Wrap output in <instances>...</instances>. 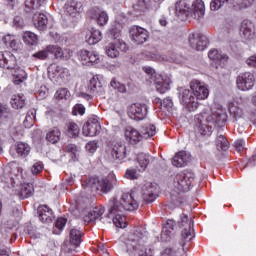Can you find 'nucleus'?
Segmentation results:
<instances>
[{
  "label": "nucleus",
  "mask_w": 256,
  "mask_h": 256,
  "mask_svg": "<svg viewBox=\"0 0 256 256\" xmlns=\"http://www.w3.org/2000/svg\"><path fill=\"white\" fill-rule=\"evenodd\" d=\"M103 213H105V207H95L92 210L84 212L83 221L84 223H95V221H101L104 224L113 223L119 229H125L127 227L123 214L118 213L112 205L108 204V214L105 217H101Z\"/></svg>",
  "instance_id": "1"
},
{
  "label": "nucleus",
  "mask_w": 256,
  "mask_h": 256,
  "mask_svg": "<svg viewBox=\"0 0 256 256\" xmlns=\"http://www.w3.org/2000/svg\"><path fill=\"white\" fill-rule=\"evenodd\" d=\"M227 121V113L225 110H218L216 112H202L195 116L196 129L200 135H211L215 127H223Z\"/></svg>",
  "instance_id": "2"
},
{
  "label": "nucleus",
  "mask_w": 256,
  "mask_h": 256,
  "mask_svg": "<svg viewBox=\"0 0 256 256\" xmlns=\"http://www.w3.org/2000/svg\"><path fill=\"white\" fill-rule=\"evenodd\" d=\"M147 237L145 230H136L126 241V252L129 256H153L152 249H145V246L141 244V239Z\"/></svg>",
  "instance_id": "3"
},
{
  "label": "nucleus",
  "mask_w": 256,
  "mask_h": 256,
  "mask_svg": "<svg viewBox=\"0 0 256 256\" xmlns=\"http://www.w3.org/2000/svg\"><path fill=\"white\" fill-rule=\"evenodd\" d=\"M112 209L123 215V211H137L139 202L137 200V191L132 190L130 193H123L119 199L113 198L108 202Z\"/></svg>",
  "instance_id": "4"
},
{
  "label": "nucleus",
  "mask_w": 256,
  "mask_h": 256,
  "mask_svg": "<svg viewBox=\"0 0 256 256\" xmlns=\"http://www.w3.org/2000/svg\"><path fill=\"white\" fill-rule=\"evenodd\" d=\"M109 178L91 177L88 180V187L100 191V193H110L114 187H117V178L114 174L110 175Z\"/></svg>",
  "instance_id": "5"
},
{
  "label": "nucleus",
  "mask_w": 256,
  "mask_h": 256,
  "mask_svg": "<svg viewBox=\"0 0 256 256\" xmlns=\"http://www.w3.org/2000/svg\"><path fill=\"white\" fill-rule=\"evenodd\" d=\"M227 1L229 0H212L210 3V9L212 11H219ZM253 3H255V0H230V6L234 11H245V9L253 7Z\"/></svg>",
  "instance_id": "6"
},
{
  "label": "nucleus",
  "mask_w": 256,
  "mask_h": 256,
  "mask_svg": "<svg viewBox=\"0 0 256 256\" xmlns=\"http://www.w3.org/2000/svg\"><path fill=\"white\" fill-rule=\"evenodd\" d=\"M193 181H195V174L184 171L175 175L173 185L178 193H185L191 189V183Z\"/></svg>",
  "instance_id": "7"
},
{
  "label": "nucleus",
  "mask_w": 256,
  "mask_h": 256,
  "mask_svg": "<svg viewBox=\"0 0 256 256\" xmlns=\"http://www.w3.org/2000/svg\"><path fill=\"white\" fill-rule=\"evenodd\" d=\"M179 100L188 111H197L199 102L197 96L193 93V89H181L179 92Z\"/></svg>",
  "instance_id": "8"
},
{
  "label": "nucleus",
  "mask_w": 256,
  "mask_h": 256,
  "mask_svg": "<svg viewBox=\"0 0 256 256\" xmlns=\"http://www.w3.org/2000/svg\"><path fill=\"white\" fill-rule=\"evenodd\" d=\"M127 157V147L124 144L117 143L113 149L105 155V159L109 163H115V161H123Z\"/></svg>",
  "instance_id": "9"
},
{
  "label": "nucleus",
  "mask_w": 256,
  "mask_h": 256,
  "mask_svg": "<svg viewBox=\"0 0 256 256\" xmlns=\"http://www.w3.org/2000/svg\"><path fill=\"white\" fill-rule=\"evenodd\" d=\"M236 83L240 91H251L255 87V75L251 72L240 74L237 77Z\"/></svg>",
  "instance_id": "10"
},
{
  "label": "nucleus",
  "mask_w": 256,
  "mask_h": 256,
  "mask_svg": "<svg viewBox=\"0 0 256 256\" xmlns=\"http://www.w3.org/2000/svg\"><path fill=\"white\" fill-rule=\"evenodd\" d=\"M101 131V124L99 123V118L91 117L83 125L82 133L84 137H96V135Z\"/></svg>",
  "instance_id": "11"
},
{
  "label": "nucleus",
  "mask_w": 256,
  "mask_h": 256,
  "mask_svg": "<svg viewBox=\"0 0 256 256\" xmlns=\"http://www.w3.org/2000/svg\"><path fill=\"white\" fill-rule=\"evenodd\" d=\"M174 11L178 19H187L191 15V0H177L174 4Z\"/></svg>",
  "instance_id": "12"
},
{
  "label": "nucleus",
  "mask_w": 256,
  "mask_h": 256,
  "mask_svg": "<svg viewBox=\"0 0 256 256\" xmlns=\"http://www.w3.org/2000/svg\"><path fill=\"white\" fill-rule=\"evenodd\" d=\"M188 41L192 49L196 51H205V49H207V43H209L207 36L199 33H190Z\"/></svg>",
  "instance_id": "13"
},
{
  "label": "nucleus",
  "mask_w": 256,
  "mask_h": 256,
  "mask_svg": "<svg viewBox=\"0 0 256 256\" xmlns=\"http://www.w3.org/2000/svg\"><path fill=\"white\" fill-rule=\"evenodd\" d=\"M149 113L147 105L141 103L132 104L129 108V117L134 121H143Z\"/></svg>",
  "instance_id": "14"
},
{
  "label": "nucleus",
  "mask_w": 256,
  "mask_h": 256,
  "mask_svg": "<svg viewBox=\"0 0 256 256\" xmlns=\"http://www.w3.org/2000/svg\"><path fill=\"white\" fill-rule=\"evenodd\" d=\"M190 89H192L193 94L196 96L198 101H204V99L209 97V88H207L205 83L200 82L199 80H193L190 83Z\"/></svg>",
  "instance_id": "15"
},
{
  "label": "nucleus",
  "mask_w": 256,
  "mask_h": 256,
  "mask_svg": "<svg viewBox=\"0 0 256 256\" xmlns=\"http://www.w3.org/2000/svg\"><path fill=\"white\" fill-rule=\"evenodd\" d=\"M130 37L136 45H143L149 39V32L143 27L134 26L130 29Z\"/></svg>",
  "instance_id": "16"
},
{
  "label": "nucleus",
  "mask_w": 256,
  "mask_h": 256,
  "mask_svg": "<svg viewBox=\"0 0 256 256\" xmlns=\"http://www.w3.org/2000/svg\"><path fill=\"white\" fill-rule=\"evenodd\" d=\"M120 51H127V44L125 42L109 43L105 46V53L110 59H117Z\"/></svg>",
  "instance_id": "17"
},
{
  "label": "nucleus",
  "mask_w": 256,
  "mask_h": 256,
  "mask_svg": "<svg viewBox=\"0 0 256 256\" xmlns=\"http://www.w3.org/2000/svg\"><path fill=\"white\" fill-rule=\"evenodd\" d=\"M142 199L146 203H153L157 199V184L147 182L142 187Z\"/></svg>",
  "instance_id": "18"
},
{
  "label": "nucleus",
  "mask_w": 256,
  "mask_h": 256,
  "mask_svg": "<svg viewBox=\"0 0 256 256\" xmlns=\"http://www.w3.org/2000/svg\"><path fill=\"white\" fill-rule=\"evenodd\" d=\"M181 223L182 227H184L182 230V239H184V241H191L194 237L193 233L195 231L193 229V220L189 219L187 215H184L181 218Z\"/></svg>",
  "instance_id": "19"
},
{
  "label": "nucleus",
  "mask_w": 256,
  "mask_h": 256,
  "mask_svg": "<svg viewBox=\"0 0 256 256\" xmlns=\"http://www.w3.org/2000/svg\"><path fill=\"white\" fill-rule=\"evenodd\" d=\"M17 60L11 52H0V67L2 69H15Z\"/></svg>",
  "instance_id": "20"
},
{
  "label": "nucleus",
  "mask_w": 256,
  "mask_h": 256,
  "mask_svg": "<svg viewBox=\"0 0 256 256\" xmlns=\"http://www.w3.org/2000/svg\"><path fill=\"white\" fill-rule=\"evenodd\" d=\"M240 35L246 41L255 39V26L249 20H244L240 26Z\"/></svg>",
  "instance_id": "21"
},
{
  "label": "nucleus",
  "mask_w": 256,
  "mask_h": 256,
  "mask_svg": "<svg viewBox=\"0 0 256 256\" xmlns=\"http://www.w3.org/2000/svg\"><path fill=\"white\" fill-rule=\"evenodd\" d=\"M48 51L50 55H54L55 59H71L73 52L71 50H63V48L57 45H48Z\"/></svg>",
  "instance_id": "22"
},
{
  "label": "nucleus",
  "mask_w": 256,
  "mask_h": 256,
  "mask_svg": "<svg viewBox=\"0 0 256 256\" xmlns=\"http://www.w3.org/2000/svg\"><path fill=\"white\" fill-rule=\"evenodd\" d=\"M126 141H129L131 145H137L142 139L143 136L141 132L137 131L133 127H127L124 132Z\"/></svg>",
  "instance_id": "23"
},
{
  "label": "nucleus",
  "mask_w": 256,
  "mask_h": 256,
  "mask_svg": "<svg viewBox=\"0 0 256 256\" xmlns=\"http://www.w3.org/2000/svg\"><path fill=\"white\" fill-rule=\"evenodd\" d=\"M194 19H201L205 15V2L203 0H195L191 3V13Z\"/></svg>",
  "instance_id": "24"
},
{
  "label": "nucleus",
  "mask_w": 256,
  "mask_h": 256,
  "mask_svg": "<svg viewBox=\"0 0 256 256\" xmlns=\"http://www.w3.org/2000/svg\"><path fill=\"white\" fill-rule=\"evenodd\" d=\"M154 161L155 157L151 156L149 153H139L137 156L138 170L145 171L150 163H153Z\"/></svg>",
  "instance_id": "25"
},
{
  "label": "nucleus",
  "mask_w": 256,
  "mask_h": 256,
  "mask_svg": "<svg viewBox=\"0 0 256 256\" xmlns=\"http://www.w3.org/2000/svg\"><path fill=\"white\" fill-rule=\"evenodd\" d=\"M92 95H101L104 92L103 89V80H101L98 76H94L90 79V84L88 86Z\"/></svg>",
  "instance_id": "26"
},
{
  "label": "nucleus",
  "mask_w": 256,
  "mask_h": 256,
  "mask_svg": "<svg viewBox=\"0 0 256 256\" xmlns=\"http://www.w3.org/2000/svg\"><path fill=\"white\" fill-rule=\"evenodd\" d=\"M85 39L88 45H97L103 39V33L98 29L92 28L86 32Z\"/></svg>",
  "instance_id": "27"
},
{
  "label": "nucleus",
  "mask_w": 256,
  "mask_h": 256,
  "mask_svg": "<svg viewBox=\"0 0 256 256\" xmlns=\"http://www.w3.org/2000/svg\"><path fill=\"white\" fill-rule=\"evenodd\" d=\"M91 13H94L92 19H96V23L99 27H105V25L109 23V14H107V12L93 9Z\"/></svg>",
  "instance_id": "28"
},
{
  "label": "nucleus",
  "mask_w": 256,
  "mask_h": 256,
  "mask_svg": "<svg viewBox=\"0 0 256 256\" xmlns=\"http://www.w3.org/2000/svg\"><path fill=\"white\" fill-rule=\"evenodd\" d=\"M189 163V154L185 151H180L172 159V165L174 167H185Z\"/></svg>",
  "instance_id": "29"
},
{
  "label": "nucleus",
  "mask_w": 256,
  "mask_h": 256,
  "mask_svg": "<svg viewBox=\"0 0 256 256\" xmlns=\"http://www.w3.org/2000/svg\"><path fill=\"white\" fill-rule=\"evenodd\" d=\"M34 26L38 31H45L47 29V23L49 20L47 19V16L43 13H35L33 16Z\"/></svg>",
  "instance_id": "30"
},
{
  "label": "nucleus",
  "mask_w": 256,
  "mask_h": 256,
  "mask_svg": "<svg viewBox=\"0 0 256 256\" xmlns=\"http://www.w3.org/2000/svg\"><path fill=\"white\" fill-rule=\"evenodd\" d=\"M173 231H175V221L167 220L162 228L161 240L169 241V239H171V233H173Z\"/></svg>",
  "instance_id": "31"
},
{
  "label": "nucleus",
  "mask_w": 256,
  "mask_h": 256,
  "mask_svg": "<svg viewBox=\"0 0 256 256\" xmlns=\"http://www.w3.org/2000/svg\"><path fill=\"white\" fill-rule=\"evenodd\" d=\"M38 215L42 223H49V221H51V217H53V210H51L47 205H42L38 208Z\"/></svg>",
  "instance_id": "32"
},
{
  "label": "nucleus",
  "mask_w": 256,
  "mask_h": 256,
  "mask_svg": "<svg viewBox=\"0 0 256 256\" xmlns=\"http://www.w3.org/2000/svg\"><path fill=\"white\" fill-rule=\"evenodd\" d=\"M155 85H156V90L158 91V93H165L166 91H169L170 89V85H171V79L166 78L163 79L161 76H159L156 80H155Z\"/></svg>",
  "instance_id": "33"
},
{
  "label": "nucleus",
  "mask_w": 256,
  "mask_h": 256,
  "mask_svg": "<svg viewBox=\"0 0 256 256\" xmlns=\"http://www.w3.org/2000/svg\"><path fill=\"white\" fill-rule=\"evenodd\" d=\"M15 149L18 157L22 159H25V157L29 156V153H31V146L25 142H18L15 145Z\"/></svg>",
  "instance_id": "34"
},
{
  "label": "nucleus",
  "mask_w": 256,
  "mask_h": 256,
  "mask_svg": "<svg viewBox=\"0 0 256 256\" xmlns=\"http://www.w3.org/2000/svg\"><path fill=\"white\" fill-rule=\"evenodd\" d=\"M208 57L211 61H215L216 63H227V55L219 52L217 49H212L208 52Z\"/></svg>",
  "instance_id": "35"
},
{
  "label": "nucleus",
  "mask_w": 256,
  "mask_h": 256,
  "mask_svg": "<svg viewBox=\"0 0 256 256\" xmlns=\"http://www.w3.org/2000/svg\"><path fill=\"white\" fill-rule=\"evenodd\" d=\"M10 103L13 109H23L25 107V95L15 94L12 96Z\"/></svg>",
  "instance_id": "36"
},
{
  "label": "nucleus",
  "mask_w": 256,
  "mask_h": 256,
  "mask_svg": "<svg viewBox=\"0 0 256 256\" xmlns=\"http://www.w3.org/2000/svg\"><path fill=\"white\" fill-rule=\"evenodd\" d=\"M60 139H61V130H59V128L57 127L52 128L46 134V140H48L49 143H52V144L59 143Z\"/></svg>",
  "instance_id": "37"
},
{
  "label": "nucleus",
  "mask_w": 256,
  "mask_h": 256,
  "mask_svg": "<svg viewBox=\"0 0 256 256\" xmlns=\"http://www.w3.org/2000/svg\"><path fill=\"white\" fill-rule=\"evenodd\" d=\"M13 77L14 85H21L23 81H27V72L21 68H16Z\"/></svg>",
  "instance_id": "38"
},
{
  "label": "nucleus",
  "mask_w": 256,
  "mask_h": 256,
  "mask_svg": "<svg viewBox=\"0 0 256 256\" xmlns=\"http://www.w3.org/2000/svg\"><path fill=\"white\" fill-rule=\"evenodd\" d=\"M155 133H157V128L155 127V125L149 124V125L143 126L140 129V134L142 135V139H149L150 137H153Z\"/></svg>",
  "instance_id": "39"
},
{
  "label": "nucleus",
  "mask_w": 256,
  "mask_h": 256,
  "mask_svg": "<svg viewBox=\"0 0 256 256\" xmlns=\"http://www.w3.org/2000/svg\"><path fill=\"white\" fill-rule=\"evenodd\" d=\"M33 184L25 183L21 186L20 199H27L34 193Z\"/></svg>",
  "instance_id": "40"
},
{
  "label": "nucleus",
  "mask_w": 256,
  "mask_h": 256,
  "mask_svg": "<svg viewBox=\"0 0 256 256\" xmlns=\"http://www.w3.org/2000/svg\"><path fill=\"white\" fill-rule=\"evenodd\" d=\"M22 39L26 45L30 46L37 45L39 41V38L36 36V34L29 31L23 33Z\"/></svg>",
  "instance_id": "41"
},
{
  "label": "nucleus",
  "mask_w": 256,
  "mask_h": 256,
  "mask_svg": "<svg viewBox=\"0 0 256 256\" xmlns=\"http://www.w3.org/2000/svg\"><path fill=\"white\" fill-rule=\"evenodd\" d=\"M11 121V111L7 105L0 104V123L4 124Z\"/></svg>",
  "instance_id": "42"
},
{
  "label": "nucleus",
  "mask_w": 256,
  "mask_h": 256,
  "mask_svg": "<svg viewBox=\"0 0 256 256\" xmlns=\"http://www.w3.org/2000/svg\"><path fill=\"white\" fill-rule=\"evenodd\" d=\"M79 125H77V123L75 122H69L66 125V135H68V137H79Z\"/></svg>",
  "instance_id": "43"
},
{
  "label": "nucleus",
  "mask_w": 256,
  "mask_h": 256,
  "mask_svg": "<svg viewBox=\"0 0 256 256\" xmlns=\"http://www.w3.org/2000/svg\"><path fill=\"white\" fill-rule=\"evenodd\" d=\"M35 117H37V110H29L24 120V127H26L27 129L33 127V124L35 123Z\"/></svg>",
  "instance_id": "44"
},
{
  "label": "nucleus",
  "mask_w": 256,
  "mask_h": 256,
  "mask_svg": "<svg viewBox=\"0 0 256 256\" xmlns=\"http://www.w3.org/2000/svg\"><path fill=\"white\" fill-rule=\"evenodd\" d=\"M81 230L73 228L70 231V243L71 245H75V247H79L81 245Z\"/></svg>",
  "instance_id": "45"
},
{
  "label": "nucleus",
  "mask_w": 256,
  "mask_h": 256,
  "mask_svg": "<svg viewBox=\"0 0 256 256\" xmlns=\"http://www.w3.org/2000/svg\"><path fill=\"white\" fill-rule=\"evenodd\" d=\"M46 0H26L25 7L28 11H37Z\"/></svg>",
  "instance_id": "46"
},
{
  "label": "nucleus",
  "mask_w": 256,
  "mask_h": 256,
  "mask_svg": "<svg viewBox=\"0 0 256 256\" xmlns=\"http://www.w3.org/2000/svg\"><path fill=\"white\" fill-rule=\"evenodd\" d=\"M216 147L218 151H227L229 149V141L223 135H219L216 138Z\"/></svg>",
  "instance_id": "47"
},
{
  "label": "nucleus",
  "mask_w": 256,
  "mask_h": 256,
  "mask_svg": "<svg viewBox=\"0 0 256 256\" xmlns=\"http://www.w3.org/2000/svg\"><path fill=\"white\" fill-rule=\"evenodd\" d=\"M65 225H67V219L66 218H58L55 222V228L53 230V233L55 235H60L63 229H65Z\"/></svg>",
  "instance_id": "48"
},
{
  "label": "nucleus",
  "mask_w": 256,
  "mask_h": 256,
  "mask_svg": "<svg viewBox=\"0 0 256 256\" xmlns=\"http://www.w3.org/2000/svg\"><path fill=\"white\" fill-rule=\"evenodd\" d=\"M54 97L56 99H65L66 101L71 99V92L67 88H60L56 91Z\"/></svg>",
  "instance_id": "49"
},
{
  "label": "nucleus",
  "mask_w": 256,
  "mask_h": 256,
  "mask_svg": "<svg viewBox=\"0 0 256 256\" xmlns=\"http://www.w3.org/2000/svg\"><path fill=\"white\" fill-rule=\"evenodd\" d=\"M60 68H61V66H59L57 64H51L48 67V77H49V79H51L52 81H53V79H58Z\"/></svg>",
  "instance_id": "50"
},
{
  "label": "nucleus",
  "mask_w": 256,
  "mask_h": 256,
  "mask_svg": "<svg viewBox=\"0 0 256 256\" xmlns=\"http://www.w3.org/2000/svg\"><path fill=\"white\" fill-rule=\"evenodd\" d=\"M90 57H91V51L81 50L79 52V60L81 61L82 65H87L89 67Z\"/></svg>",
  "instance_id": "51"
},
{
  "label": "nucleus",
  "mask_w": 256,
  "mask_h": 256,
  "mask_svg": "<svg viewBox=\"0 0 256 256\" xmlns=\"http://www.w3.org/2000/svg\"><path fill=\"white\" fill-rule=\"evenodd\" d=\"M65 12L68 14V15H75L77 13V2L75 1H70V2H67L65 4Z\"/></svg>",
  "instance_id": "52"
},
{
  "label": "nucleus",
  "mask_w": 256,
  "mask_h": 256,
  "mask_svg": "<svg viewBox=\"0 0 256 256\" xmlns=\"http://www.w3.org/2000/svg\"><path fill=\"white\" fill-rule=\"evenodd\" d=\"M3 43L6 47H11V49L15 48L17 45V40L14 35H6L2 38Z\"/></svg>",
  "instance_id": "53"
},
{
  "label": "nucleus",
  "mask_w": 256,
  "mask_h": 256,
  "mask_svg": "<svg viewBox=\"0 0 256 256\" xmlns=\"http://www.w3.org/2000/svg\"><path fill=\"white\" fill-rule=\"evenodd\" d=\"M49 55H51V52L49 51V46H47L44 50H40L34 53L33 57H35V59H40L41 61H45V59H47Z\"/></svg>",
  "instance_id": "54"
},
{
  "label": "nucleus",
  "mask_w": 256,
  "mask_h": 256,
  "mask_svg": "<svg viewBox=\"0 0 256 256\" xmlns=\"http://www.w3.org/2000/svg\"><path fill=\"white\" fill-rule=\"evenodd\" d=\"M110 85L113 89H115L116 91H118V93H127V87L120 83V82H117V80L113 79L111 82H110Z\"/></svg>",
  "instance_id": "55"
},
{
  "label": "nucleus",
  "mask_w": 256,
  "mask_h": 256,
  "mask_svg": "<svg viewBox=\"0 0 256 256\" xmlns=\"http://www.w3.org/2000/svg\"><path fill=\"white\" fill-rule=\"evenodd\" d=\"M229 111L231 115L235 116L236 119H238L239 117H243V110L235 106V104L230 105Z\"/></svg>",
  "instance_id": "56"
},
{
  "label": "nucleus",
  "mask_w": 256,
  "mask_h": 256,
  "mask_svg": "<svg viewBox=\"0 0 256 256\" xmlns=\"http://www.w3.org/2000/svg\"><path fill=\"white\" fill-rule=\"evenodd\" d=\"M99 63H101L99 54L95 51H90L89 67H91V65H99Z\"/></svg>",
  "instance_id": "57"
},
{
  "label": "nucleus",
  "mask_w": 256,
  "mask_h": 256,
  "mask_svg": "<svg viewBox=\"0 0 256 256\" xmlns=\"http://www.w3.org/2000/svg\"><path fill=\"white\" fill-rule=\"evenodd\" d=\"M156 103H160V107H164V109H171V107H173V100L169 97L165 98L163 101L157 98Z\"/></svg>",
  "instance_id": "58"
},
{
  "label": "nucleus",
  "mask_w": 256,
  "mask_h": 256,
  "mask_svg": "<svg viewBox=\"0 0 256 256\" xmlns=\"http://www.w3.org/2000/svg\"><path fill=\"white\" fill-rule=\"evenodd\" d=\"M43 167V162L34 163L31 168L32 175H39L43 171Z\"/></svg>",
  "instance_id": "59"
},
{
  "label": "nucleus",
  "mask_w": 256,
  "mask_h": 256,
  "mask_svg": "<svg viewBox=\"0 0 256 256\" xmlns=\"http://www.w3.org/2000/svg\"><path fill=\"white\" fill-rule=\"evenodd\" d=\"M97 141L93 140L90 141L86 144V151L87 153H90L91 155H93V153H95V151H97Z\"/></svg>",
  "instance_id": "60"
},
{
  "label": "nucleus",
  "mask_w": 256,
  "mask_h": 256,
  "mask_svg": "<svg viewBox=\"0 0 256 256\" xmlns=\"http://www.w3.org/2000/svg\"><path fill=\"white\" fill-rule=\"evenodd\" d=\"M72 115H85V106H83L82 104H76L73 107Z\"/></svg>",
  "instance_id": "61"
},
{
  "label": "nucleus",
  "mask_w": 256,
  "mask_h": 256,
  "mask_svg": "<svg viewBox=\"0 0 256 256\" xmlns=\"http://www.w3.org/2000/svg\"><path fill=\"white\" fill-rule=\"evenodd\" d=\"M126 179H137V170L134 168L127 169L125 172Z\"/></svg>",
  "instance_id": "62"
},
{
  "label": "nucleus",
  "mask_w": 256,
  "mask_h": 256,
  "mask_svg": "<svg viewBox=\"0 0 256 256\" xmlns=\"http://www.w3.org/2000/svg\"><path fill=\"white\" fill-rule=\"evenodd\" d=\"M234 147L238 153L245 149V140L239 139L234 142Z\"/></svg>",
  "instance_id": "63"
},
{
  "label": "nucleus",
  "mask_w": 256,
  "mask_h": 256,
  "mask_svg": "<svg viewBox=\"0 0 256 256\" xmlns=\"http://www.w3.org/2000/svg\"><path fill=\"white\" fill-rule=\"evenodd\" d=\"M59 77L60 79H67L69 77V69L60 66L58 71V78Z\"/></svg>",
  "instance_id": "64"
}]
</instances>
